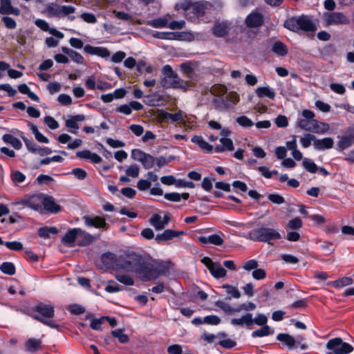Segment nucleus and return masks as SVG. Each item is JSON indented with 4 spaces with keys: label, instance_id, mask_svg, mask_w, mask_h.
I'll list each match as a JSON object with an SVG mask.
<instances>
[{
    "label": "nucleus",
    "instance_id": "obj_9",
    "mask_svg": "<svg viewBox=\"0 0 354 354\" xmlns=\"http://www.w3.org/2000/svg\"><path fill=\"white\" fill-rule=\"evenodd\" d=\"M322 18L326 26L348 25L351 22L348 17L340 12H326Z\"/></svg>",
    "mask_w": 354,
    "mask_h": 354
},
{
    "label": "nucleus",
    "instance_id": "obj_29",
    "mask_svg": "<svg viewBox=\"0 0 354 354\" xmlns=\"http://www.w3.org/2000/svg\"><path fill=\"white\" fill-rule=\"evenodd\" d=\"M194 36L189 32H171L170 40L192 41Z\"/></svg>",
    "mask_w": 354,
    "mask_h": 354
},
{
    "label": "nucleus",
    "instance_id": "obj_26",
    "mask_svg": "<svg viewBox=\"0 0 354 354\" xmlns=\"http://www.w3.org/2000/svg\"><path fill=\"white\" fill-rule=\"evenodd\" d=\"M231 324L234 326H243L245 325L250 326L253 324L252 315L251 313H246L240 318H233L231 320Z\"/></svg>",
    "mask_w": 354,
    "mask_h": 354
},
{
    "label": "nucleus",
    "instance_id": "obj_32",
    "mask_svg": "<svg viewBox=\"0 0 354 354\" xmlns=\"http://www.w3.org/2000/svg\"><path fill=\"white\" fill-rule=\"evenodd\" d=\"M2 140L5 143L10 145L17 150L21 149L22 147V143L20 140L12 134H4L2 137Z\"/></svg>",
    "mask_w": 354,
    "mask_h": 354
},
{
    "label": "nucleus",
    "instance_id": "obj_63",
    "mask_svg": "<svg viewBox=\"0 0 354 354\" xmlns=\"http://www.w3.org/2000/svg\"><path fill=\"white\" fill-rule=\"evenodd\" d=\"M44 122L50 129H56L59 126L58 122L51 116H46Z\"/></svg>",
    "mask_w": 354,
    "mask_h": 354
},
{
    "label": "nucleus",
    "instance_id": "obj_50",
    "mask_svg": "<svg viewBox=\"0 0 354 354\" xmlns=\"http://www.w3.org/2000/svg\"><path fill=\"white\" fill-rule=\"evenodd\" d=\"M0 270L6 274L13 275L15 273V266L11 262H3L0 266Z\"/></svg>",
    "mask_w": 354,
    "mask_h": 354
},
{
    "label": "nucleus",
    "instance_id": "obj_31",
    "mask_svg": "<svg viewBox=\"0 0 354 354\" xmlns=\"http://www.w3.org/2000/svg\"><path fill=\"white\" fill-rule=\"evenodd\" d=\"M255 92L257 95L261 98L267 97L270 99H274L276 95L274 91L269 86L258 87Z\"/></svg>",
    "mask_w": 354,
    "mask_h": 354
},
{
    "label": "nucleus",
    "instance_id": "obj_7",
    "mask_svg": "<svg viewBox=\"0 0 354 354\" xmlns=\"http://www.w3.org/2000/svg\"><path fill=\"white\" fill-rule=\"evenodd\" d=\"M35 310L44 317V318H41L38 316H35L36 319L52 328L57 327V325L54 324L52 320L48 319L52 318L54 315L53 305L51 304H40L35 307Z\"/></svg>",
    "mask_w": 354,
    "mask_h": 354
},
{
    "label": "nucleus",
    "instance_id": "obj_60",
    "mask_svg": "<svg viewBox=\"0 0 354 354\" xmlns=\"http://www.w3.org/2000/svg\"><path fill=\"white\" fill-rule=\"evenodd\" d=\"M4 245L7 248L14 251H19L22 250L23 245L21 242L19 241H7L5 242Z\"/></svg>",
    "mask_w": 354,
    "mask_h": 354
},
{
    "label": "nucleus",
    "instance_id": "obj_23",
    "mask_svg": "<svg viewBox=\"0 0 354 354\" xmlns=\"http://www.w3.org/2000/svg\"><path fill=\"white\" fill-rule=\"evenodd\" d=\"M85 225L88 227H95L96 228H102L106 225L105 220L99 216H84Z\"/></svg>",
    "mask_w": 354,
    "mask_h": 354
},
{
    "label": "nucleus",
    "instance_id": "obj_2",
    "mask_svg": "<svg viewBox=\"0 0 354 354\" xmlns=\"http://www.w3.org/2000/svg\"><path fill=\"white\" fill-rule=\"evenodd\" d=\"M284 27L287 29L297 32L304 30L306 32H314L317 30V26L308 17L300 16L288 19L284 22Z\"/></svg>",
    "mask_w": 354,
    "mask_h": 354
},
{
    "label": "nucleus",
    "instance_id": "obj_22",
    "mask_svg": "<svg viewBox=\"0 0 354 354\" xmlns=\"http://www.w3.org/2000/svg\"><path fill=\"white\" fill-rule=\"evenodd\" d=\"M43 199L42 209L50 212H57L60 210V206L55 203L52 196L44 195Z\"/></svg>",
    "mask_w": 354,
    "mask_h": 354
},
{
    "label": "nucleus",
    "instance_id": "obj_16",
    "mask_svg": "<svg viewBox=\"0 0 354 354\" xmlns=\"http://www.w3.org/2000/svg\"><path fill=\"white\" fill-rule=\"evenodd\" d=\"M95 239V238L93 235L78 228L77 245L81 247L86 246L92 243Z\"/></svg>",
    "mask_w": 354,
    "mask_h": 354
},
{
    "label": "nucleus",
    "instance_id": "obj_8",
    "mask_svg": "<svg viewBox=\"0 0 354 354\" xmlns=\"http://www.w3.org/2000/svg\"><path fill=\"white\" fill-rule=\"evenodd\" d=\"M326 347L328 350L333 351L334 354H349L353 351V347L348 343L343 342L340 337L330 339Z\"/></svg>",
    "mask_w": 354,
    "mask_h": 354
},
{
    "label": "nucleus",
    "instance_id": "obj_56",
    "mask_svg": "<svg viewBox=\"0 0 354 354\" xmlns=\"http://www.w3.org/2000/svg\"><path fill=\"white\" fill-rule=\"evenodd\" d=\"M126 174L128 176H131L132 178H137L139 176L140 168L136 165H131L125 171Z\"/></svg>",
    "mask_w": 354,
    "mask_h": 354
},
{
    "label": "nucleus",
    "instance_id": "obj_40",
    "mask_svg": "<svg viewBox=\"0 0 354 354\" xmlns=\"http://www.w3.org/2000/svg\"><path fill=\"white\" fill-rule=\"evenodd\" d=\"M41 345V341L38 339L30 338L28 339L25 344V348L28 352H35L37 351Z\"/></svg>",
    "mask_w": 354,
    "mask_h": 354
},
{
    "label": "nucleus",
    "instance_id": "obj_61",
    "mask_svg": "<svg viewBox=\"0 0 354 354\" xmlns=\"http://www.w3.org/2000/svg\"><path fill=\"white\" fill-rule=\"evenodd\" d=\"M203 322L210 325H218L221 322V319L214 315H207L203 318Z\"/></svg>",
    "mask_w": 354,
    "mask_h": 354
},
{
    "label": "nucleus",
    "instance_id": "obj_42",
    "mask_svg": "<svg viewBox=\"0 0 354 354\" xmlns=\"http://www.w3.org/2000/svg\"><path fill=\"white\" fill-rule=\"evenodd\" d=\"M272 50L279 56H285L288 53L286 46L281 41H276L273 44Z\"/></svg>",
    "mask_w": 354,
    "mask_h": 354
},
{
    "label": "nucleus",
    "instance_id": "obj_54",
    "mask_svg": "<svg viewBox=\"0 0 354 354\" xmlns=\"http://www.w3.org/2000/svg\"><path fill=\"white\" fill-rule=\"evenodd\" d=\"M115 278L119 282L126 286H133L134 283L133 279L131 277L126 274H118L115 275Z\"/></svg>",
    "mask_w": 354,
    "mask_h": 354
},
{
    "label": "nucleus",
    "instance_id": "obj_25",
    "mask_svg": "<svg viewBox=\"0 0 354 354\" xmlns=\"http://www.w3.org/2000/svg\"><path fill=\"white\" fill-rule=\"evenodd\" d=\"M191 140L206 153H211L213 149L214 150V147L209 144L201 136H194Z\"/></svg>",
    "mask_w": 354,
    "mask_h": 354
},
{
    "label": "nucleus",
    "instance_id": "obj_27",
    "mask_svg": "<svg viewBox=\"0 0 354 354\" xmlns=\"http://www.w3.org/2000/svg\"><path fill=\"white\" fill-rule=\"evenodd\" d=\"M229 30L227 22H217L212 28V33L216 37H222L226 35Z\"/></svg>",
    "mask_w": 354,
    "mask_h": 354
},
{
    "label": "nucleus",
    "instance_id": "obj_1",
    "mask_svg": "<svg viewBox=\"0 0 354 354\" xmlns=\"http://www.w3.org/2000/svg\"><path fill=\"white\" fill-rule=\"evenodd\" d=\"M118 261V270L133 272L143 281L155 279L167 271L165 266L154 263L135 252L120 255Z\"/></svg>",
    "mask_w": 354,
    "mask_h": 354
},
{
    "label": "nucleus",
    "instance_id": "obj_43",
    "mask_svg": "<svg viewBox=\"0 0 354 354\" xmlns=\"http://www.w3.org/2000/svg\"><path fill=\"white\" fill-rule=\"evenodd\" d=\"M149 223L156 230H161L164 229L162 217L158 214H153L149 219Z\"/></svg>",
    "mask_w": 354,
    "mask_h": 354
},
{
    "label": "nucleus",
    "instance_id": "obj_12",
    "mask_svg": "<svg viewBox=\"0 0 354 354\" xmlns=\"http://www.w3.org/2000/svg\"><path fill=\"white\" fill-rule=\"evenodd\" d=\"M84 50L88 54L97 55L102 58H107L110 56L109 50L106 48L102 46H93L87 44L84 46Z\"/></svg>",
    "mask_w": 354,
    "mask_h": 354
},
{
    "label": "nucleus",
    "instance_id": "obj_10",
    "mask_svg": "<svg viewBox=\"0 0 354 354\" xmlns=\"http://www.w3.org/2000/svg\"><path fill=\"white\" fill-rule=\"evenodd\" d=\"M201 262L207 267L215 279H220L226 276L227 271L220 263L214 262L207 257H203Z\"/></svg>",
    "mask_w": 354,
    "mask_h": 354
},
{
    "label": "nucleus",
    "instance_id": "obj_21",
    "mask_svg": "<svg viewBox=\"0 0 354 354\" xmlns=\"http://www.w3.org/2000/svg\"><path fill=\"white\" fill-rule=\"evenodd\" d=\"M76 156L80 159L89 160L91 162L95 164L100 163L102 161V158L98 154L87 149L77 151Z\"/></svg>",
    "mask_w": 354,
    "mask_h": 354
},
{
    "label": "nucleus",
    "instance_id": "obj_5",
    "mask_svg": "<svg viewBox=\"0 0 354 354\" xmlns=\"http://www.w3.org/2000/svg\"><path fill=\"white\" fill-rule=\"evenodd\" d=\"M213 6L208 1H200L192 4V15L187 14V18L192 23H199L206 13L212 10Z\"/></svg>",
    "mask_w": 354,
    "mask_h": 354
},
{
    "label": "nucleus",
    "instance_id": "obj_55",
    "mask_svg": "<svg viewBox=\"0 0 354 354\" xmlns=\"http://www.w3.org/2000/svg\"><path fill=\"white\" fill-rule=\"evenodd\" d=\"M154 161V158L150 154L147 153L140 162L146 169H149L153 167Z\"/></svg>",
    "mask_w": 354,
    "mask_h": 354
},
{
    "label": "nucleus",
    "instance_id": "obj_35",
    "mask_svg": "<svg viewBox=\"0 0 354 354\" xmlns=\"http://www.w3.org/2000/svg\"><path fill=\"white\" fill-rule=\"evenodd\" d=\"M315 120L298 118L297 121V126L301 130L312 132Z\"/></svg>",
    "mask_w": 354,
    "mask_h": 354
},
{
    "label": "nucleus",
    "instance_id": "obj_44",
    "mask_svg": "<svg viewBox=\"0 0 354 354\" xmlns=\"http://www.w3.org/2000/svg\"><path fill=\"white\" fill-rule=\"evenodd\" d=\"M58 232L55 227H40L38 230L39 236L47 239L50 237V234H55Z\"/></svg>",
    "mask_w": 354,
    "mask_h": 354
},
{
    "label": "nucleus",
    "instance_id": "obj_30",
    "mask_svg": "<svg viewBox=\"0 0 354 354\" xmlns=\"http://www.w3.org/2000/svg\"><path fill=\"white\" fill-rule=\"evenodd\" d=\"M354 143V133L342 136L337 143L339 149L343 150L348 148Z\"/></svg>",
    "mask_w": 354,
    "mask_h": 354
},
{
    "label": "nucleus",
    "instance_id": "obj_13",
    "mask_svg": "<svg viewBox=\"0 0 354 354\" xmlns=\"http://www.w3.org/2000/svg\"><path fill=\"white\" fill-rule=\"evenodd\" d=\"M35 24L43 31L48 32L50 35L58 39L64 38V34L55 28H50L49 24L44 19H37Z\"/></svg>",
    "mask_w": 354,
    "mask_h": 354
},
{
    "label": "nucleus",
    "instance_id": "obj_46",
    "mask_svg": "<svg viewBox=\"0 0 354 354\" xmlns=\"http://www.w3.org/2000/svg\"><path fill=\"white\" fill-rule=\"evenodd\" d=\"M10 178L12 183L17 185L18 184L25 181L26 176L18 170H14L11 171Z\"/></svg>",
    "mask_w": 354,
    "mask_h": 354
},
{
    "label": "nucleus",
    "instance_id": "obj_20",
    "mask_svg": "<svg viewBox=\"0 0 354 354\" xmlns=\"http://www.w3.org/2000/svg\"><path fill=\"white\" fill-rule=\"evenodd\" d=\"M44 194H35L28 197V207L37 210H42Z\"/></svg>",
    "mask_w": 354,
    "mask_h": 354
},
{
    "label": "nucleus",
    "instance_id": "obj_14",
    "mask_svg": "<svg viewBox=\"0 0 354 354\" xmlns=\"http://www.w3.org/2000/svg\"><path fill=\"white\" fill-rule=\"evenodd\" d=\"M184 234L183 231H177L171 229L165 230L162 233L156 236V240L158 242H166Z\"/></svg>",
    "mask_w": 354,
    "mask_h": 354
},
{
    "label": "nucleus",
    "instance_id": "obj_28",
    "mask_svg": "<svg viewBox=\"0 0 354 354\" xmlns=\"http://www.w3.org/2000/svg\"><path fill=\"white\" fill-rule=\"evenodd\" d=\"M147 24L154 28H167L168 25V16H162L151 20H149Z\"/></svg>",
    "mask_w": 354,
    "mask_h": 354
},
{
    "label": "nucleus",
    "instance_id": "obj_52",
    "mask_svg": "<svg viewBox=\"0 0 354 354\" xmlns=\"http://www.w3.org/2000/svg\"><path fill=\"white\" fill-rule=\"evenodd\" d=\"M111 334L114 337L118 339L120 343H127L129 340L128 335L124 333L122 329H116L115 330H113L111 332Z\"/></svg>",
    "mask_w": 354,
    "mask_h": 354
},
{
    "label": "nucleus",
    "instance_id": "obj_48",
    "mask_svg": "<svg viewBox=\"0 0 354 354\" xmlns=\"http://www.w3.org/2000/svg\"><path fill=\"white\" fill-rule=\"evenodd\" d=\"M353 279L351 277H344L333 282V286L336 288H343L352 284Z\"/></svg>",
    "mask_w": 354,
    "mask_h": 354
},
{
    "label": "nucleus",
    "instance_id": "obj_47",
    "mask_svg": "<svg viewBox=\"0 0 354 354\" xmlns=\"http://www.w3.org/2000/svg\"><path fill=\"white\" fill-rule=\"evenodd\" d=\"M316 136L312 133H305L303 137L300 138V143L304 148H308L310 146L311 143H315Z\"/></svg>",
    "mask_w": 354,
    "mask_h": 354
},
{
    "label": "nucleus",
    "instance_id": "obj_45",
    "mask_svg": "<svg viewBox=\"0 0 354 354\" xmlns=\"http://www.w3.org/2000/svg\"><path fill=\"white\" fill-rule=\"evenodd\" d=\"M302 165L306 170L311 174H315L318 171L317 165L311 159L305 158L303 160Z\"/></svg>",
    "mask_w": 354,
    "mask_h": 354
},
{
    "label": "nucleus",
    "instance_id": "obj_17",
    "mask_svg": "<svg viewBox=\"0 0 354 354\" xmlns=\"http://www.w3.org/2000/svg\"><path fill=\"white\" fill-rule=\"evenodd\" d=\"M78 228L70 229L63 236L62 241L68 247H73L77 243Z\"/></svg>",
    "mask_w": 354,
    "mask_h": 354
},
{
    "label": "nucleus",
    "instance_id": "obj_4",
    "mask_svg": "<svg viewBox=\"0 0 354 354\" xmlns=\"http://www.w3.org/2000/svg\"><path fill=\"white\" fill-rule=\"evenodd\" d=\"M164 77L162 80V85L165 88H185L187 83L181 80L172 68L166 65L162 69Z\"/></svg>",
    "mask_w": 354,
    "mask_h": 354
},
{
    "label": "nucleus",
    "instance_id": "obj_51",
    "mask_svg": "<svg viewBox=\"0 0 354 354\" xmlns=\"http://www.w3.org/2000/svg\"><path fill=\"white\" fill-rule=\"evenodd\" d=\"M161 99L156 94H151L145 96V102L151 106H156L160 105Z\"/></svg>",
    "mask_w": 354,
    "mask_h": 354
},
{
    "label": "nucleus",
    "instance_id": "obj_62",
    "mask_svg": "<svg viewBox=\"0 0 354 354\" xmlns=\"http://www.w3.org/2000/svg\"><path fill=\"white\" fill-rule=\"evenodd\" d=\"M276 125L279 128H284L288 125V120L286 116L279 115L274 120Z\"/></svg>",
    "mask_w": 354,
    "mask_h": 354
},
{
    "label": "nucleus",
    "instance_id": "obj_11",
    "mask_svg": "<svg viewBox=\"0 0 354 354\" xmlns=\"http://www.w3.org/2000/svg\"><path fill=\"white\" fill-rule=\"evenodd\" d=\"M119 257L112 252H105L101 256L103 266L108 269L118 270Z\"/></svg>",
    "mask_w": 354,
    "mask_h": 354
},
{
    "label": "nucleus",
    "instance_id": "obj_33",
    "mask_svg": "<svg viewBox=\"0 0 354 354\" xmlns=\"http://www.w3.org/2000/svg\"><path fill=\"white\" fill-rule=\"evenodd\" d=\"M277 339L285 344L288 348H293L296 343L295 339L287 333L278 334Z\"/></svg>",
    "mask_w": 354,
    "mask_h": 354
},
{
    "label": "nucleus",
    "instance_id": "obj_15",
    "mask_svg": "<svg viewBox=\"0 0 354 354\" xmlns=\"http://www.w3.org/2000/svg\"><path fill=\"white\" fill-rule=\"evenodd\" d=\"M0 13L2 15H19L18 8L13 7L10 0H0Z\"/></svg>",
    "mask_w": 354,
    "mask_h": 354
},
{
    "label": "nucleus",
    "instance_id": "obj_39",
    "mask_svg": "<svg viewBox=\"0 0 354 354\" xmlns=\"http://www.w3.org/2000/svg\"><path fill=\"white\" fill-rule=\"evenodd\" d=\"M222 288L225 289L226 293L228 295L227 299H231L232 298L239 299L241 297V292L236 287L229 284H224Z\"/></svg>",
    "mask_w": 354,
    "mask_h": 354
},
{
    "label": "nucleus",
    "instance_id": "obj_24",
    "mask_svg": "<svg viewBox=\"0 0 354 354\" xmlns=\"http://www.w3.org/2000/svg\"><path fill=\"white\" fill-rule=\"evenodd\" d=\"M221 145H217L214 147V151L221 153L225 151H232L234 149L233 141L232 139L225 137L220 138Z\"/></svg>",
    "mask_w": 354,
    "mask_h": 354
},
{
    "label": "nucleus",
    "instance_id": "obj_53",
    "mask_svg": "<svg viewBox=\"0 0 354 354\" xmlns=\"http://www.w3.org/2000/svg\"><path fill=\"white\" fill-rule=\"evenodd\" d=\"M261 175L266 178H271L273 174H277L278 171L277 170H269V168L266 166H260L257 169Z\"/></svg>",
    "mask_w": 354,
    "mask_h": 354
},
{
    "label": "nucleus",
    "instance_id": "obj_59",
    "mask_svg": "<svg viewBox=\"0 0 354 354\" xmlns=\"http://www.w3.org/2000/svg\"><path fill=\"white\" fill-rule=\"evenodd\" d=\"M67 309L71 313L74 315H81L85 311L84 307L76 304L68 306Z\"/></svg>",
    "mask_w": 354,
    "mask_h": 354
},
{
    "label": "nucleus",
    "instance_id": "obj_64",
    "mask_svg": "<svg viewBox=\"0 0 354 354\" xmlns=\"http://www.w3.org/2000/svg\"><path fill=\"white\" fill-rule=\"evenodd\" d=\"M209 244L220 246L223 243V239L216 234L208 236Z\"/></svg>",
    "mask_w": 354,
    "mask_h": 354
},
{
    "label": "nucleus",
    "instance_id": "obj_49",
    "mask_svg": "<svg viewBox=\"0 0 354 354\" xmlns=\"http://www.w3.org/2000/svg\"><path fill=\"white\" fill-rule=\"evenodd\" d=\"M273 331L270 330V328L268 325L263 326V327L260 329H257L254 330L252 333V337H262L265 336H268L270 334H272Z\"/></svg>",
    "mask_w": 354,
    "mask_h": 354
},
{
    "label": "nucleus",
    "instance_id": "obj_37",
    "mask_svg": "<svg viewBox=\"0 0 354 354\" xmlns=\"http://www.w3.org/2000/svg\"><path fill=\"white\" fill-rule=\"evenodd\" d=\"M165 118L170 120L172 122H182L183 123L186 124V114H185L181 111H179L175 113H166L165 114Z\"/></svg>",
    "mask_w": 354,
    "mask_h": 354
},
{
    "label": "nucleus",
    "instance_id": "obj_36",
    "mask_svg": "<svg viewBox=\"0 0 354 354\" xmlns=\"http://www.w3.org/2000/svg\"><path fill=\"white\" fill-rule=\"evenodd\" d=\"M28 127H29L30 130L31 131V132L32 133V134H34L35 139L38 142H42V143H48L49 142V140L46 136H44L41 133H40L39 131L38 128L36 124H35L32 122H29Z\"/></svg>",
    "mask_w": 354,
    "mask_h": 354
},
{
    "label": "nucleus",
    "instance_id": "obj_6",
    "mask_svg": "<svg viewBox=\"0 0 354 354\" xmlns=\"http://www.w3.org/2000/svg\"><path fill=\"white\" fill-rule=\"evenodd\" d=\"M250 234L254 236V240L261 242H270L271 240L280 239L281 237L276 230L264 227L253 230Z\"/></svg>",
    "mask_w": 354,
    "mask_h": 354
},
{
    "label": "nucleus",
    "instance_id": "obj_58",
    "mask_svg": "<svg viewBox=\"0 0 354 354\" xmlns=\"http://www.w3.org/2000/svg\"><path fill=\"white\" fill-rule=\"evenodd\" d=\"M236 120L240 126L243 127H250L254 124L253 122L245 115L238 117Z\"/></svg>",
    "mask_w": 354,
    "mask_h": 354
},
{
    "label": "nucleus",
    "instance_id": "obj_3",
    "mask_svg": "<svg viewBox=\"0 0 354 354\" xmlns=\"http://www.w3.org/2000/svg\"><path fill=\"white\" fill-rule=\"evenodd\" d=\"M75 11V8L72 6H62L57 3H48L46 4L42 12L48 17L62 18L74 13Z\"/></svg>",
    "mask_w": 354,
    "mask_h": 354
},
{
    "label": "nucleus",
    "instance_id": "obj_38",
    "mask_svg": "<svg viewBox=\"0 0 354 354\" xmlns=\"http://www.w3.org/2000/svg\"><path fill=\"white\" fill-rule=\"evenodd\" d=\"M214 103L219 110H227L233 108V103H230L227 97L215 99Z\"/></svg>",
    "mask_w": 354,
    "mask_h": 354
},
{
    "label": "nucleus",
    "instance_id": "obj_19",
    "mask_svg": "<svg viewBox=\"0 0 354 354\" xmlns=\"http://www.w3.org/2000/svg\"><path fill=\"white\" fill-rule=\"evenodd\" d=\"M263 22V15L258 12H252L245 19V24L248 27H259Z\"/></svg>",
    "mask_w": 354,
    "mask_h": 354
},
{
    "label": "nucleus",
    "instance_id": "obj_57",
    "mask_svg": "<svg viewBox=\"0 0 354 354\" xmlns=\"http://www.w3.org/2000/svg\"><path fill=\"white\" fill-rule=\"evenodd\" d=\"M258 267V262L255 259H250L245 261L243 263L242 268L245 271H251L252 270H255Z\"/></svg>",
    "mask_w": 354,
    "mask_h": 354
},
{
    "label": "nucleus",
    "instance_id": "obj_41",
    "mask_svg": "<svg viewBox=\"0 0 354 354\" xmlns=\"http://www.w3.org/2000/svg\"><path fill=\"white\" fill-rule=\"evenodd\" d=\"M19 91L24 95H27L32 100L39 102V98L37 94L31 91L30 88L26 84H21L18 86Z\"/></svg>",
    "mask_w": 354,
    "mask_h": 354
},
{
    "label": "nucleus",
    "instance_id": "obj_34",
    "mask_svg": "<svg viewBox=\"0 0 354 354\" xmlns=\"http://www.w3.org/2000/svg\"><path fill=\"white\" fill-rule=\"evenodd\" d=\"M330 129V125L328 123L315 120L312 132L317 134L323 135L327 133Z\"/></svg>",
    "mask_w": 354,
    "mask_h": 354
},
{
    "label": "nucleus",
    "instance_id": "obj_18",
    "mask_svg": "<svg viewBox=\"0 0 354 354\" xmlns=\"http://www.w3.org/2000/svg\"><path fill=\"white\" fill-rule=\"evenodd\" d=\"M334 145L333 139L331 138H324L322 139L315 138L313 147L317 151H324L333 148Z\"/></svg>",
    "mask_w": 354,
    "mask_h": 354
}]
</instances>
